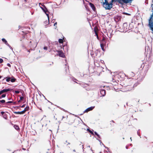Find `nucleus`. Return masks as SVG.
Instances as JSON below:
<instances>
[{
    "label": "nucleus",
    "mask_w": 153,
    "mask_h": 153,
    "mask_svg": "<svg viewBox=\"0 0 153 153\" xmlns=\"http://www.w3.org/2000/svg\"><path fill=\"white\" fill-rule=\"evenodd\" d=\"M140 130H138V131H137V134H138V135L139 136H140V134H139V131Z\"/></svg>",
    "instance_id": "nucleus-39"
},
{
    "label": "nucleus",
    "mask_w": 153,
    "mask_h": 153,
    "mask_svg": "<svg viewBox=\"0 0 153 153\" xmlns=\"http://www.w3.org/2000/svg\"><path fill=\"white\" fill-rule=\"evenodd\" d=\"M145 3L146 4H148V0H145Z\"/></svg>",
    "instance_id": "nucleus-31"
},
{
    "label": "nucleus",
    "mask_w": 153,
    "mask_h": 153,
    "mask_svg": "<svg viewBox=\"0 0 153 153\" xmlns=\"http://www.w3.org/2000/svg\"><path fill=\"white\" fill-rule=\"evenodd\" d=\"M89 4L90 6V7L92 8V10H93L94 11L95 10V7L94 6V4H92L91 3H89Z\"/></svg>",
    "instance_id": "nucleus-10"
},
{
    "label": "nucleus",
    "mask_w": 153,
    "mask_h": 153,
    "mask_svg": "<svg viewBox=\"0 0 153 153\" xmlns=\"http://www.w3.org/2000/svg\"><path fill=\"white\" fill-rule=\"evenodd\" d=\"M1 115L2 116V115H3L5 114V113L4 111H1Z\"/></svg>",
    "instance_id": "nucleus-37"
},
{
    "label": "nucleus",
    "mask_w": 153,
    "mask_h": 153,
    "mask_svg": "<svg viewBox=\"0 0 153 153\" xmlns=\"http://www.w3.org/2000/svg\"><path fill=\"white\" fill-rule=\"evenodd\" d=\"M2 116L5 119H7V114L6 113H5L3 115H2Z\"/></svg>",
    "instance_id": "nucleus-14"
},
{
    "label": "nucleus",
    "mask_w": 153,
    "mask_h": 153,
    "mask_svg": "<svg viewBox=\"0 0 153 153\" xmlns=\"http://www.w3.org/2000/svg\"><path fill=\"white\" fill-rule=\"evenodd\" d=\"M3 62V60L2 59H0V63H1Z\"/></svg>",
    "instance_id": "nucleus-36"
},
{
    "label": "nucleus",
    "mask_w": 153,
    "mask_h": 153,
    "mask_svg": "<svg viewBox=\"0 0 153 153\" xmlns=\"http://www.w3.org/2000/svg\"><path fill=\"white\" fill-rule=\"evenodd\" d=\"M104 146L106 148V149H108V148L105 146V145H104Z\"/></svg>",
    "instance_id": "nucleus-41"
},
{
    "label": "nucleus",
    "mask_w": 153,
    "mask_h": 153,
    "mask_svg": "<svg viewBox=\"0 0 153 153\" xmlns=\"http://www.w3.org/2000/svg\"><path fill=\"white\" fill-rule=\"evenodd\" d=\"M144 66H145V65H144V63H143L141 65L140 68H142V67L143 68L142 69L143 70L144 69Z\"/></svg>",
    "instance_id": "nucleus-21"
},
{
    "label": "nucleus",
    "mask_w": 153,
    "mask_h": 153,
    "mask_svg": "<svg viewBox=\"0 0 153 153\" xmlns=\"http://www.w3.org/2000/svg\"><path fill=\"white\" fill-rule=\"evenodd\" d=\"M5 102V100H0V102H1L2 103H4Z\"/></svg>",
    "instance_id": "nucleus-26"
},
{
    "label": "nucleus",
    "mask_w": 153,
    "mask_h": 153,
    "mask_svg": "<svg viewBox=\"0 0 153 153\" xmlns=\"http://www.w3.org/2000/svg\"><path fill=\"white\" fill-rule=\"evenodd\" d=\"M28 108H29V107H26L24 109V110H25V111L27 110H28Z\"/></svg>",
    "instance_id": "nucleus-29"
},
{
    "label": "nucleus",
    "mask_w": 153,
    "mask_h": 153,
    "mask_svg": "<svg viewBox=\"0 0 153 153\" xmlns=\"http://www.w3.org/2000/svg\"><path fill=\"white\" fill-rule=\"evenodd\" d=\"M105 44H103V43H101L100 44L101 47L102 49V50L103 51H104V45Z\"/></svg>",
    "instance_id": "nucleus-12"
},
{
    "label": "nucleus",
    "mask_w": 153,
    "mask_h": 153,
    "mask_svg": "<svg viewBox=\"0 0 153 153\" xmlns=\"http://www.w3.org/2000/svg\"><path fill=\"white\" fill-rule=\"evenodd\" d=\"M36 45H37V44H36V45H35V47H36Z\"/></svg>",
    "instance_id": "nucleus-46"
},
{
    "label": "nucleus",
    "mask_w": 153,
    "mask_h": 153,
    "mask_svg": "<svg viewBox=\"0 0 153 153\" xmlns=\"http://www.w3.org/2000/svg\"><path fill=\"white\" fill-rule=\"evenodd\" d=\"M87 130L91 133L92 134H93L94 133L92 131H91L89 128L87 129Z\"/></svg>",
    "instance_id": "nucleus-20"
},
{
    "label": "nucleus",
    "mask_w": 153,
    "mask_h": 153,
    "mask_svg": "<svg viewBox=\"0 0 153 153\" xmlns=\"http://www.w3.org/2000/svg\"><path fill=\"white\" fill-rule=\"evenodd\" d=\"M152 2H153V0H152Z\"/></svg>",
    "instance_id": "nucleus-56"
},
{
    "label": "nucleus",
    "mask_w": 153,
    "mask_h": 153,
    "mask_svg": "<svg viewBox=\"0 0 153 153\" xmlns=\"http://www.w3.org/2000/svg\"><path fill=\"white\" fill-rule=\"evenodd\" d=\"M7 45L12 50H13L12 48L11 47V46L9 44H8Z\"/></svg>",
    "instance_id": "nucleus-27"
},
{
    "label": "nucleus",
    "mask_w": 153,
    "mask_h": 153,
    "mask_svg": "<svg viewBox=\"0 0 153 153\" xmlns=\"http://www.w3.org/2000/svg\"><path fill=\"white\" fill-rule=\"evenodd\" d=\"M94 108V106H92L89 107L86 109L84 111V113L88 112V111L92 110Z\"/></svg>",
    "instance_id": "nucleus-6"
},
{
    "label": "nucleus",
    "mask_w": 153,
    "mask_h": 153,
    "mask_svg": "<svg viewBox=\"0 0 153 153\" xmlns=\"http://www.w3.org/2000/svg\"><path fill=\"white\" fill-rule=\"evenodd\" d=\"M144 78V75H142L141 74H139L137 76V82H138V84H136L135 85V86H137V85L139 84V82H141L143 79Z\"/></svg>",
    "instance_id": "nucleus-3"
},
{
    "label": "nucleus",
    "mask_w": 153,
    "mask_h": 153,
    "mask_svg": "<svg viewBox=\"0 0 153 153\" xmlns=\"http://www.w3.org/2000/svg\"><path fill=\"white\" fill-rule=\"evenodd\" d=\"M57 25V22H55L54 24V26H56V25Z\"/></svg>",
    "instance_id": "nucleus-40"
},
{
    "label": "nucleus",
    "mask_w": 153,
    "mask_h": 153,
    "mask_svg": "<svg viewBox=\"0 0 153 153\" xmlns=\"http://www.w3.org/2000/svg\"><path fill=\"white\" fill-rule=\"evenodd\" d=\"M25 110H24L21 111L20 112H14V113L16 114H22L25 113Z\"/></svg>",
    "instance_id": "nucleus-9"
},
{
    "label": "nucleus",
    "mask_w": 153,
    "mask_h": 153,
    "mask_svg": "<svg viewBox=\"0 0 153 153\" xmlns=\"http://www.w3.org/2000/svg\"><path fill=\"white\" fill-rule=\"evenodd\" d=\"M6 79V81L7 82H9L10 81L11 78L9 77H7L5 78Z\"/></svg>",
    "instance_id": "nucleus-13"
},
{
    "label": "nucleus",
    "mask_w": 153,
    "mask_h": 153,
    "mask_svg": "<svg viewBox=\"0 0 153 153\" xmlns=\"http://www.w3.org/2000/svg\"><path fill=\"white\" fill-rule=\"evenodd\" d=\"M16 80V79L14 77H13L12 79H10V81L12 82H15Z\"/></svg>",
    "instance_id": "nucleus-17"
},
{
    "label": "nucleus",
    "mask_w": 153,
    "mask_h": 153,
    "mask_svg": "<svg viewBox=\"0 0 153 153\" xmlns=\"http://www.w3.org/2000/svg\"><path fill=\"white\" fill-rule=\"evenodd\" d=\"M1 78V76H0V79Z\"/></svg>",
    "instance_id": "nucleus-53"
},
{
    "label": "nucleus",
    "mask_w": 153,
    "mask_h": 153,
    "mask_svg": "<svg viewBox=\"0 0 153 153\" xmlns=\"http://www.w3.org/2000/svg\"><path fill=\"white\" fill-rule=\"evenodd\" d=\"M1 95V94H0V95Z\"/></svg>",
    "instance_id": "nucleus-57"
},
{
    "label": "nucleus",
    "mask_w": 153,
    "mask_h": 153,
    "mask_svg": "<svg viewBox=\"0 0 153 153\" xmlns=\"http://www.w3.org/2000/svg\"><path fill=\"white\" fill-rule=\"evenodd\" d=\"M94 133L96 135L99 137L100 138V135L98 134L95 131Z\"/></svg>",
    "instance_id": "nucleus-25"
},
{
    "label": "nucleus",
    "mask_w": 153,
    "mask_h": 153,
    "mask_svg": "<svg viewBox=\"0 0 153 153\" xmlns=\"http://www.w3.org/2000/svg\"><path fill=\"white\" fill-rule=\"evenodd\" d=\"M91 151H92V149H91Z\"/></svg>",
    "instance_id": "nucleus-50"
},
{
    "label": "nucleus",
    "mask_w": 153,
    "mask_h": 153,
    "mask_svg": "<svg viewBox=\"0 0 153 153\" xmlns=\"http://www.w3.org/2000/svg\"><path fill=\"white\" fill-rule=\"evenodd\" d=\"M101 143H102V145L103 146H104V145L103 144V143H102V142H100V144H101Z\"/></svg>",
    "instance_id": "nucleus-42"
},
{
    "label": "nucleus",
    "mask_w": 153,
    "mask_h": 153,
    "mask_svg": "<svg viewBox=\"0 0 153 153\" xmlns=\"http://www.w3.org/2000/svg\"><path fill=\"white\" fill-rule=\"evenodd\" d=\"M6 96V94H3L1 95L2 97H4Z\"/></svg>",
    "instance_id": "nucleus-33"
},
{
    "label": "nucleus",
    "mask_w": 153,
    "mask_h": 153,
    "mask_svg": "<svg viewBox=\"0 0 153 153\" xmlns=\"http://www.w3.org/2000/svg\"><path fill=\"white\" fill-rule=\"evenodd\" d=\"M24 105H22V107H24Z\"/></svg>",
    "instance_id": "nucleus-47"
},
{
    "label": "nucleus",
    "mask_w": 153,
    "mask_h": 153,
    "mask_svg": "<svg viewBox=\"0 0 153 153\" xmlns=\"http://www.w3.org/2000/svg\"><path fill=\"white\" fill-rule=\"evenodd\" d=\"M73 151H74V152H75V150H73Z\"/></svg>",
    "instance_id": "nucleus-48"
},
{
    "label": "nucleus",
    "mask_w": 153,
    "mask_h": 153,
    "mask_svg": "<svg viewBox=\"0 0 153 153\" xmlns=\"http://www.w3.org/2000/svg\"><path fill=\"white\" fill-rule=\"evenodd\" d=\"M49 131H51V130H49Z\"/></svg>",
    "instance_id": "nucleus-51"
},
{
    "label": "nucleus",
    "mask_w": 153,
    "mask_h": 153,
    "mask_svg": "<svg viewBox=\"0 0 153 153\" xmlns=\"http://www.w3.org/2000/svg\"><path fill=\"white\" fill-rule=\"evenodd\" d=\"M102 43H103V44H105V39L104 38H103L102 39Z\"/></svg>",
    "instance_id": "nucleus-23"
},
{
    "label": "nucleus",
    "mask_w": 153,
    "mask_h": 153,
    "mask_svg": "<svg viewBox=\"0 0 153 153\" xmlns=\"http://www.w3.org/2000/svg\"><path fill=\"white\" fill-rule=\"evenodd\" d=\"M56 52H57L58 53V54H57L56 55H58L59 56L63 58L65 57V55L63 52L62 51H56Z\"/></svg>",
    "instance_id": "nucleus-4"
},
{
    "label": "nucleus",
    "mask_w": 153,
    "mask_h": 153,
    "mask_svg": "<svg viewBox=\"0 0 153 153\" xmlns=\"http://www.w3.org/2000/svg\"><path fill=\"white\" fill-rule=\"evenodd\" d=\"M152 7V9L153 10V13L152 14V15H151L150 18L149 20V23L148 24V26L150 27V28L151 27H153V7Z\"/></svg>",
    "instance_id": "nucleus-2"
},
{
    "label": "nucleus",
    "mask_w": 153,
    "mask_h": 153,
    "mask_svg": "<svg viewBox=\"0 0 153 153\" xmlns=\"http://www.w3.org/2000/svg\"><path fill=\"white\" fill-rule=\"evenodd\" d=\"M56 51H55L53 49H51L50 51L49 52H51L52 54H54V53L56 52Z\"/></svg>",
    "instance_id": "nucleus-15"
},
{
    "label": "nucleus",
    "mask_w": 153,
    "mask_h": 153,
    "mask_svg": "<svg viewBox=\"0 0 153 153\" xmlns=\"http://www.w3.org/2000/svg\"><path fill=\"white\" fill-rule=\"evenodd\" d=\"M100 93L102 96H104L105 94V90L102 89L100 90Z\"/></svg>",
    "instance_id": "nucleus-8"
},
{
    "label": "nucleus",
    "mask_w": 153,
    "mask_h": 153,
    "mask_svg": "<svg viewBox=\"0 0 153 153\" xmlns=\"http://www.w3.org/2000/svg\"><path fill=\"white\" fill-rule=\"evenodd\" d=\"M7 65H8V66H10V64H7Z\"/></svg>",
    "instance_id": "nucleus-43"
},
{
    "label": "nucleus",
    "mask_w": 153,
    "mask_h": 153,
    "mask_svg": "<svg viewBox=\"0 0 153 153\" xmlns=\"http://www.w3.org/2000/svg\"><path fill=\"white\" fill-rule=\"evenodd\" d=\"M40 7L42 10L46 14V15L48 18V19H49V15L47 13V12L48 11V10L47 9L45 6H43V7Z\"/></svg>",
    "instance_id": "nucleus-5"
},
{
    "label": "nucleus",
    "mask_w": 153,
    "mask_h": 153,
    "mask_svg": "<svg viewBox=\"0 0 153 153\" xmlns=\"http://www.w3.org/2000/svg\"><path fill=\"white\" fill-rule=\"evenodd\" d=\"M12 102H13L12 101H8V102H6V103L7 104L10 103H12Z\"/></svg>",
    "instance_id": "nucleus-30"
},
{
    "label": "nucleus",
    "mask_w": 153,
    "mask_h": 153,
    "mask_svg": "<svg viewBox=\"0 0 153 153\" xmlns=\"http://www.w3.org/2000/svg\"><path fill=\"white\" fill-rule=\"evenodd\" d=\"M151 7H153V4H152Z\"/></svg>",
    "instance_id": "nucleus-45"
},
{
    "label": "nucleus",
    "mask_w": 153,
    "mask_h": 153,
    "mask_svg": "<svg viewBox=\"0 0 153 153\" xmlns=\"http://www.w3.org/2000/svg\"><path fill=\"white\" fill-rule=\"evenodd\" d=\"M24 98V97H21L20 98V100H23V99Z\"/></svg>",
    "instance_id": "nucleus-34"
},
{
    "label": "nucleus",
    "mask_w": 153,
    "mask_h": 153,
    "mask_svg": "<svg viewBox=\"0 0 153 153\" xmlns=\"http://www.w3.org/2000/svg\"><path fill=\"white\" fill-rule=\"evenodd\" d=\"M100 62H101L103 64V63H104V61H103V60H100Z\"/></svg>",
    "instance_id": "nucleus-38"
},
{
    "label": "nucleus",
    "mask_w": 153,
    "mask_h": 153,
    "mask_svg": "<svg viewBox=\"0 0 153 153\" xmlns=\"http://www.w3.org/2000/svg\"><path fill=\"white\" fill-rule=\"evenodd\" d=\"M94 64L95 65H96V66H97V67H98L99 65H97V62L96 61H94Z\"/></svg>",
    "instance_id": "nucleus-28"
},
{
    "label": "nucleus",
    "mask_w": 153,
    "mask_h": 153,
    "mask_svg": "<svg viewBox=\"0 0 153 153\" xmlns=\"http://www.w3.org/2000/svg\"><path fill=\"white\" fill-rule=\"evenodd\" d=\"M129 25L130 27H131V29H132L133 27V22H132Z\"/></svg>",
    "instance_id": "nucleus-18"
},
{
    "label": "nucleus",
    "mask_w": 153,
    "mask_h": 153,
    "mask_svg": "<svg viewBox=\"0 0 153 153\" xmlns=\"http://www.w3.org/2000/svg\"><path fill=\"white\" fill-rule=\"evenodd\" d=\"M59 42L60 43H62L63 42V40L62 39H59Z\"/></svg>",
    "instance_id": "nucleus-19"
},
{
    "label": "nucleus",
    "mask_w": 153,
    "mask_h": 153,
    "mask_svg": "<svg viewBox=\"0 0 153 153\" xmlns=\"http://www.w3.org/2000/svg\"><path fill=\"white\" fill-rule=\"evenodd\" d=\"M88 147H89V148H90V146H88Z\"/></svg>",
    "instance_id": "nucleus-55"
},
{
    "label": "nucleus",
    "mask_w": 153,
    "mask_h": 153,
    "mask_svg": "<svg viewBox=\"0 0 153 153\" xmlns=\"http://www.w3.org/2000/svg\"><path fill=\"white\" fill-rule=\"evenodd\" d=\"M43 49L45 50H47L48 49V47H45Z\"/></svg>",
    "instance_id": "nucleus-35"
},
{
    "label": "nucleus",
    "mask_w": 153,
    "mask_h": 153,
    "mask_svg": "<svg viewBox=\"0 0 153 153\" xmlns=\"http://www.w3.org/2000/svg\"><path fill=\"white\" fill-rule=\"evenodd\" d=\"M128 146H126V149H128Z\"/></svg>",
    "instance_id": "nucleus-44"
},
{
    "label": "nucleus",
    "mask_w": 153,
    "mask_h": 153,
    "mask_svg": "<svg viewBox=\"0 0 153 153\" xmlns=\"http://www.w3.org/2000/svg\"><path fill=\"white\" fill-rule=\"evenodd\" d=\"M130 139H131V140H131V138H130Z\"/></svg>",
    "instance_id": "nucleus-49"
},
{
    "label": "nucleus",
    "mask_w": 153,
    "mask_h": 153,
    "mask_svg": "<svg viewBox=\"0 0 153 153\" xmlns=\"http://www.w3.org/2000/svg\"><path fill=\"white\" fill-rule=\"evenodd\" d=\"M10 89H3L1 91H0V94H1L3 93L6 92L7 91H10Z\"/></svg>",
    "instance_id": "nucleus-7"
},
{
    "label": "nucleus",
    "mask_w": 153,
    "mask_h": 153,
    "mask_svg": "<svg viewBox=\"0 0 153 153\" xmlns=\"http://www.w3.org/2000/svg\"><path fill=\"white\" fill-rule=\"evenodd\" d=\"M48 21H46L45 22V24H46V25H47L49 23V19H48Z\"/></svg>",
    "instance_id": "nucleus-24"
},
{
    "label": "nucleus",
    "mask_w": 153,
    "mask_h": 153,
    "mask_svg": "<svg viewBox=\"0 0 153 153\" xmlns=\"http://www.w3.org/2000/svg\"><path fill=\"white\" fill-rule=\"evenodd\" d=\"M118 1V0H105L103 3V6L106 9L109 10L112 7V3L114 1Z\"/></svg>",
    "instance_id": "nucleus-1"
},
{
    "label": "nucleus",
    "mask_w": 153,
    "mask_h": 153,
    "mask_svg": "<svg viewBox=\"0 0 153 153\" xmlns=\"http://www.w3.org/2000/svg\"><path fill=\"white\" fill-rule=\"evenodd\" d=\"M14 127L15 128L16 130H18L19 129V127L17 125H14Z\"/></svg>",
    "instance_id": "nucleus-16"
},
{
    "label": "nucleus",
    "mask_w": 153,
    "mask_h": 153,
    "mask_svg": "<svg viewBox=\"0 0 153 153\" xmlns=\"http://www.w3.org/2000/svg\"><path fill=\"white\" fill-rule=\"evenodd\" d=\"M68 144H70V143H68Z\"/></svg>",
    "instance_id": "nucleus-54"
},
{
    "label": "nucleus",
    "mask_w": 153,
    "mask_h": 153,
    "mask_svg": "<svg viewBox=\"0 0 153 153\" xmlns=\"http://www.w3.org/2000/svg\"><path fill=\"white\" fill-rule=\"evenodd\" d=\"M20 92L19 91H15V93L16 94H19Z\"/></svg>",
    "instance_id": "nucleus-32"
},
{
    "label": "nucleus",
    "mask_w": 153,
    "mask_h": 153,
    "mask_svg": "<svg viewBox=\"0 0 153 153\" xmlns=\"http://www.w3.org/2000/svg\"><path fill=\"white\" fill-rule=\"evenodd\" d=\"M1 40L2 41L4 42L6 45H7L8 44L7 43V41L5 39L2 38V39Z\"/></svg>",
    "instance_id": "nucleus-11"
},
{
    "label": "nucleus",
    "mask_w": 153,
    "mask_h": 153,
    "mask_svg": "<svg viewBox=\"0 0 153 153\" xmlns=\"http://www.w3.org/2000/svg\"><path fill=\"white\" fill-rule=\"evenodd\" d=\"M23 149V150H25V149Z\"/></svg>",
    "instance_id": "nucleus-52"
},
{
    "label": "nucleus",
    "mask_w": 153,
    "mask_h": 153,
    "mask_svg": "<svg viewBox=\"0 0 153 153\" xmlns=\"http://www.w3.org/2000/svg\"><path fill=\"white\" fill-rule=\"evenodd\" d=\"M127 25V24L126 23H124L123 24V26L125 27H126ZM126 29H125V28H124V29L125 30H126Z\"/></svg>",
    "instance_id": "nucleus-22"
}]
</instances>
